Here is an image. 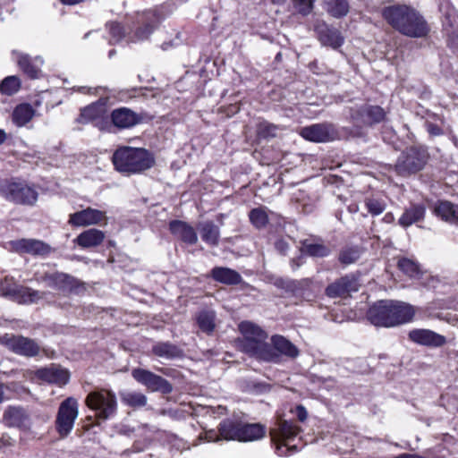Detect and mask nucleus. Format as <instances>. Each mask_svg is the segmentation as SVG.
<instances>
[{
  "label": "nucleus",
  "mask_w": 458,
  "mask_h": 458,
  "mask_svg": "<svg viewBox=\"0 0 458 458\" xmlns=\"http://www.w3.org/2000/svg\"><path fill=\"white\" fill-rule=\"evenodd\" d=\"M114 168L124 175L143 173L155 165L154 156L142 148L120 147L112 157Z\"/></svg>",
  "instance_id": "1"
},
{
  "label": "nucleus",
  "mask_w": 458,
  "mask_h": 458,
  "mask_svg": "<svg viewBox=\"0 0 458 458\" xmlns=\"http://www.w3.org/2000/svg\"><path fill=\"white\" fill-rule=\"evenodd\" d=\"M367 318L376 327L397 326L401 322V305L396 301H378L368 310Z\"/></svg>",
  "instance_id": "2"
},
{
  "label": "nucleus",
  "mask_w": 458,
  "mask_h": 458,
  "mask_svg": "<svg viewBox=\"0 0 458 458\" xmlns=\"http://www.w3.org/2000/svg\"><path fill=\"white\" fill-rule=\"evenodd\" d=\"M0 196L14 204L34 206L38 201V193L34 186L25 182L4 180L0 182Z\"/></svg>",
  "instance_id": "3"
},
{
  "label": "nucleus",
  "mask_w": 458,
  "mask_h": 458,
  "mask_svg": "<svg viewBox=\"0 0 458 458\" xmlns=\"http://www.w3.org/2000/svg\"><path fill=\"white\" fill-rule=\"evenodd\" d=\"M85 402L87 406L96 412V417L102 420L113 418L117 411L115 394L105 388L90 392Z\"/></svg>",
  "instance_id": "4"
},
{
  "label": "nucleus",
  "mask_w": 458,
  "mask_h": 458,
  "mask_svg": "<svg viewBox=\"0 0 458 458\" xmlns=\"http://www.w3.org/2000/svg\"><path fill=\"white\" fill-rule=\"evenodd\" d=\"M79 415V403L76 399L68 397L59 406L55 428L62 437H67L73 428Z\"/></svg>",
  "instance_id": "5"
},
{
  "label": "nucleus",
  "mask_w": 458,
  "mask_h": 458,
  "mask_svg": "<svg viewBox=\"0 0 458 458\" xmlns=\"http://www.w3.org/2000/svg\"><path fill=\"white\" fill-rule=\"evenodd\" d=\"M429 31L425 19L413 8L403 5V35L423 38Z\"/></svg>",
  "instance_id": "6"
},
{
  "label": "nucleus",
  "mask_w": 458,
  "mask_h": 458,
  "mask_svg": "<svg viewBox=\"0 0 458 458\" xmlns=\"http://www.w3.org/2000/svg\"><path fill=\"white\" fill-rule=\"evenodd\" d=\"M266 339H242L241 348L242 352L258 360L276 363L279 361V355L266 343Z\"/></svg>",
  "instance_id": "7"
},
{
  "label": "nucleus",
  "mask_w": 458,
  "mask_h": 458,
  "mask_svg": "<svg viewBox=\"0 0 458 458\" xmlns=\"http://www.w3.org/2000/svg\"><path fill=\"white\" fill-rule=\"evenodd\" d=\"M0 295L9 297L19 303H36L43 299L46 293L33 290L29 287L13 284L2 283L0 285Z\"/></svg>",
  "instance_id": "8"
},
{
  "label": "nucleus",
  "mask_w": 458,
  "mask_h": 458,
  "mask_svg": "<svg viewBox=\"0 0 458 458\" xmlns=\"http://www.w3.org/2000/svg\"><path fill=\"white\" fill-rule=\"evenodd\" d=\"M132 377L140 384L145 386L151 392H160L167 394L173 391V386L164 377L144 369H134Z\"/></svg>",
  "instance_id": "9"
},
{
  "label": "nucleus",
  "mask_w": 458,
  "mask_h": 458,
  "mask_svg": "<svg viewBox=\"0 0 458 458\" xmlns=\"http://www.w3.org/2000/svg\"><path fill=\"white\" fill-rule=\"evenodd\" d=\"M428 153L422 146H413L406 150L403 156V173L415 174L424 168Z\"/></svg>",
  "instance_id": "10"
},
{
  "label": "nucleus",
  "mask_w": 458,
  "mask_h": 458,
  "mask_svg": "<svg viewBox=\"0 0 458 458\" xmlns=\"http://www.w3.org/2000/svg\"><path fill=\"white\" fill-rule=\"evenodd\" d=\"M360 284L353 275H345L329 284L325 293L329 298H346L359 290Z\"/></svg>",
  "instance_id": "11"
},
{
  "label": "nucleus",
  "mask_w": 458,
  "mask_h": 458,
  "mask_svg": "<svg viewBox=\"0 0 458 458\" xmlns=\"http://www.w3.org/2000/svg\"><path fill=\"white\" fill-rule=\"evenodd\" d=\"M4 342L13 352L23 356H36L39 352V345L32 339L21 335H5Z\"/></svg>",
  "instance_id": "12"
},
{
  "label": "nucleus",
  "mask_w": 458,
  "mask_h": 458,
  "mask_svg": "<svg viewBox=\"0 0 458 458\" xmlns=\"http://www.w3.org/2000/svg\"><path fill=\"white\" fill-rule=\"evenodd\" d=\"M106 212L87 208L70 215L68 223L76 227H86L98 225L105 221L106 223Z\"/></svg>",
  "instance_id": "13"
},
{
  "label": "nucleus",
  "mask_w": 458,
  "mask_h": 458,
  "mask_svg": "<svg viewBox=\"0 0 458 458\" xmlns=\"http://www.w3.org/2000/svg\"><path fill=\"white\" fill-rule=\"evenodd\" d=\"M111 120L115 127L129 129L142 123L144 114L136 113L128 107H119L112 111Z\"/></svg>",
  "instance_id": "14"
},
{
  "label": "nucleus",
  "mask_w": 458,
  "mask_h": 458,
  "mask_svg": "<svg viewBox=\"0 0 458 458\" xmlns=\"http://www.w3.org/2000/svg\"><path fill=\"white\" fill-rule=\"evenodd\" d=\"M13 249L19 253H27L34 256H46L51 252V247L36 239H20L11 242Z\"/></svg>",
  "instance_id": "15"
},
{
  "label": "nucleus",
  "mask_w": 458,
  "mask_h": 458,
  "mask_svg": "<svg viewBox=\"0 0 458 458\" xmlns=\"http://www.w3.org/2000/svg\"><path fill=\"white\" fill-rule=\"evenodd\" d=\"M385 116L386 113L382 107L370 105H364L351 114L352 120L368 125L382 122Z\"/></svg>",
  "instance_id": "16"
},
{
  "label": "nucleus",
  "mask_w": 458,
  "mask_h": 458,
  "mask_svg": "<svg viewBox=\"0 0 458 458\" xmlns=\"http://www.w3.org/2000/svg\"><path fill=\"white\" fill-rule=\"evenodd\" d=\"M300 134L305 140L314 142H327L334 139L335 131L332 126L317 123L301 128Z\"/></svg>",
  "instance_id": "17"
},
{
  "label": "nucleus",
  "mask_w": 458,
  "mask_h": 458,
  "mask_svg": "<svg viewBox=\"0 0 458 458\" xmlns=\"http://www.w3.org/2000/svg\"><path fill=\"white\" fill-rule=\"evenodd\" d=\"M36 376L45 382L58 386L66 385L70 378L68 370L56 364L38 369Z\"/></svg>",
  "instance_id": "18"
},
{
  "label": "nucleus",
  "mask_w": 458,
  "mask_h": 458,
  "mask_svg": "<svg viewBox=\"0 0 458 458\" xmlns=\"http://www.w3.org/2000/svg\"><path fill=\"white\" fill-rule=\"evenodd\" d=\"M408 336L415 344L430 347H440L446 342L444 335L429 329H413L409 333Z\"/></svg>",
  "instance_id": "19"
},
{
  "label": "nucleus",
  "mask_w": 458,
  "mask_h": 458,
  "mask_svg": "<svg viewBox=\"0 0 458 458\" xmlns=\"http://www.w3.org/2000/svg\"><path fill=\"white\" fill-rule=\"evenodd\" d=\"M4 422L8 427L20 428L29 429L30 427V420L27 411L21 407L10 406L3 416Z\"/></svg>",
  "instance_id": "20"
},
{
  "label": "nucleus",
  "mask_w": 458,
  "mask_h": 458,
  "mask_svg": "<svg viewBox=\"0 0 458 458\" xmlns=\"http://www.w3.org/2000/svg\"><path fill=\"white\" fill-rule=\"evenodd\" d=\"M301 428L294 422L281 420L276 428L270 431L272 441L290 442L300 433Z\"/></svg>",
  "instance_id": "21"
},
{
  "label": "nucleus",
  "mask_w": 458,
  "mask_h": 458,
  "mask_svg": "<svg viewBox=\"0 0 458 458\" xmlns=\"http://www.w3.org/2000/svg\"><path fill=\"white\" fill-rule=\"evenodd\" d=\"M138 22L142 26L138 28L135 37L139 40L146 39L154 31L159 21L157 15L153 11H147L138 16Z\"/></svg>",
  "instance_id": "22"
},
{
  "label": "nucleus",
  "mask_w": 458,
  "mask_h": 458,
  "mask_svg": "<svg viewBox=\"0 0 458 458\" xmlns=\"http://www.w3.org/2000/svg\"><path fill=\"white\" fill-rule=\"evenodd\" d=\"M169 228L175 237L185 243L192 245L198 242V236L194 228L183 221L174 220L170 222Z\"/></svg>",
  "instance_id": "23"
},
{
  "label": "nucleus",
  "mask_w": 458,
  "mask_h": 458,
  "mask_svg": "<svg viewBox=\"0 0 458 458\" xmlns=\"http://www.w3.org/2000/svg\"><path fill=\"white\" fill-rule=\"evenodd\" d=\"M106 234L103 231L91 228L81 233L73 242L83 249L93 248L100 245L105 240Z\"/></svg>",
  "instance_id": "24"
},
{
  "label": "nucleus",
  "mask_w": 458,
  "mask_h": 458,
  "mask_svg": "<svg viewBox=\"0 0 458 458\" xmlns=\"http://www.w3.org/2000/svg\"><path fill=\"white\" fill-rule=\"evenodd\" d=\"M38 281L47 286L57 290L67 291L72 288L74 278L64 273L45 274Z\"/></svg>",
  "instance_id": "25"
},
{
  "label": "nucleus",
  "mask_w": 458,
  "mask_h": 458,
  "mask_svg": "<svg viewBox=\"0 0 458 458\" xmlns=\"http://www.w3.org/2000/svg\"><path fill=\"white\" fill-rule=\"evenodd\" d=\"M423 274L421 266L416 260L403 258V287L420 280Z\"/></svg>",
  "instance_id": "26"
},
{
  "label": "nucleus",
  "mask_w": 458,
  "mask_h": 458,
  "mask_svg": "<svg viewBox=\"0 0 458 458\" xmlns=\"http://www.w3.org/2000/svg\"><path fill=\"white\" fill-rule=\"evenodd\" d=\"M319 41L324 46L333 48L341 47L344 43V38L341 32L334 28H329L326 24L317 27Z\"/></svg>",
  "instance_id": "27"
},
{
  "label": "nucleus",
  "mask_w": 458,
  "mask_h": 458,
  "mask_svg": "<svg viewBox=\"0 0 458 458\" xmlns=\"http://www.w3.org/2000/svg\"><path fill=\"white\" fill-rule=\"evenodd\" d=\"M271 343L273 344V351L280 355H284L290 359H295L299 356L298 348L288 339L282 335H274L271 338Z\"/></svg>",
  "instance_id": "28"
},
{
  "label": "nucleus",
  "mask_w": 458,
  "mask_h": 458,
  "mask_svg": "<svg viewBox=\"0 0 458 458\" xmlns=\"http://www.w3.org/2000/svg\"><path fill=\"white\" fill-rule=\"evenodd\" d=\"M211 276L215 281L228 285L239 284L242 281V276L229 267H216L211 270Z\"/></svg>",
  "instance_id": "29"
},
{
  "label": "nucleus",
  "mask_w": 458,
  "mask_h": 458,
  "mask_svg": "<svg viewBox=\"0 0 458 458\" xmlns=\"http://www.w3.org/2000/svg\"><path fill=\"white\" fill-rule=\"evenodd\" d=\"M17 58L20 68L29 77L32 79L38 78L40 72V66L43 64V60L41 57L38 56L34 60H31L28 55L19 54Z\"/></svg>",
  "instance_id": "30"
},
{
  "label": "nucleus",
  "mask_w": 458,
  "mask_h": 458,
  "mask_svg": "<svg viewBox=\"0 0 458 458\" xmlns=\"http://www.w3.org/2000/svg\"><path fill=\"white\" fill-rule=\"evenodd\" d=\"M201 239L210 246H217L219 243L220 230L213 222L208 221L199 225Z\"/></svg>",
  "instance_id": "31"
},
{
  "label": "nucleus",
  "mask_w": 458,
  "mask_h": 458,
  "mask_svg": "<svg viewBox=\"0 0 458 458\" xmlns=\"http://www.w3.org/2000/svg\"><path fill=\"white\" fill-rule=\"evenodd\" d=\"M265 436V428L261 424L242 423L239 435L240 442H250L262 438Z\"/></svg>",
  "instance_id": "32"
},
{
  "label": "nucleus",
  "mask_w": 458,
  "mask_h": 458,
  "mask_svg": "<svg viewBox=\"0 0 458 458\" xmlns=\"http://www.w3.org/2000/svg\"><path fill=\"white\" fill-rule=\"evenodd\" d=\"M242 422L225 420L219 423L218 431L220 432L221 438L226 441H239V435L241 432Z\"/></svg>",
  "instance_id": "33"
},
{
  "label": "nucleus",
  "mask_w": 458,
  "mask_h": 458,
  "mask_svg": "<svg viewBox=\"0 0 458 458\" xmlns=\"http://www.w3.org/2000/svg\"><path fill=\"white\" fill-rule=\"evenodd\" d=\"M152 352L163 359L172 360L182 355V350L169 342H160L153 345Z\"/></svg>",
  "instance_id": "34"
},
{
  "label": "nucleus",
  "mask_w": 458,
  "mask_h": 458,
  "mask_svg": "<svg viewBox=\"0 0 458 458\" xmlns=\"http://www.w3.org/2000/svg\"><path fill=\"white\" fill-rule=\"evenodd\" d=\"M323 7L329 15L336 19L346 16L350 10L348 0H323Z\"/></svg>",
  "instance_id": "35"
},
{
  "label": "nucleus",
  "mask_w": 458,
  "mask_h": 458,
  "mask_svg": "<svg viewBox=\"0 0 458 458\" xmlns=\"http://www.w3.org/2000/svg\"><path fill=\"white\" fill-rule=\"evenodd\" d=\"M435 212L443 220L458 225V205L450 201H440L435 208Z\"/></svg>",
  "instance_id": "36"
},
{
  "label": "nucleus",
  "mask_w": 458,
  "mask_h": 458,
  "mask_svg": "<svg viewBox=\"0 0 458 458\" xmlns=\"http://www.w3.org/2000/svg\"><path fill=\"white\" fill-rule=\"evenodd\" d=\"M105 114L104 105L99 103H93L84 107L77 121L81 123L94 122L103 117Z\"/></svg>",
  "instance_id": "37"
},
{
  "label": "nucleus",
  "mask_w": 458,
  "mask_h": 458,
  "mask_svg": "<svg viewBox=\"0 0 458 458\" xmlns=\"http://www.w3.org/2000/svg\"><path fill=\"white\" fill-rule=\"evenodd\" d=\"M35 115V110L29 104L18 105L13 112V122L19 127L27 124Z\"/></svg>",
  "instance_id": "38"
},
{
  "label": "nucleus",
  "mask_w": 458,
  "mask_h": 458,
  "mask_svg": "<svg viewBox=\"0 0 458 458\" xmlns=\"http://www.w3.org/2000/svg\"><path fill=\"white\" fill-rule=\"evenodd\" d=\"M199 329L209 335L216 327V312L211 310H201L196 317Z\"/></svg>",
  "instance_id": "39"
},
{
  "label": "nucleus",
  "mask_w": 458,
  "mask_h": 458,
  "mask_svg": "<svg viewBox=\"0 0 458 458\" xmlns=\"http://www.w3.org/2000/svg\"><path fill=\"white\" fill-rule=\"evenodd\" d=\"M425 207L421 204H411L403 213V226H409L423 219Z\"/></svg>",
  "instance_id": "40"
},
{
  "label": "nucleus",
  "mask_w": 458,
  "mask_h": 458,
  "mask_svg": "<svg viewBox=\"0 0 458 458\" xmlns=\"http://www.w3.org/2000/svg\"><path fill=\"white\" fill-rule=\"evenodd\" d=\"M122 402L132 408H140L147 404V396L140 392L123 391L120 393Z\"/></svg>",
  "instance_id": "41"
},
{
  "label": "nucleus",
  "mask_w": 458,
  "mask_h": 458,
  "mask_svg": "<svg viewBox=\"0 0 458 458\" xmlns=\"http://www.w3.org/2000/svg\"><path fill=\"white\" fill-rule=\"evenodd\" d=\"M239 330L242 334V339L267 338V335L259 326L250 321H243L239 325Z\"/></svg>",
  "instance_id": "42"
},
{
  "label": "nucleus",
  "mask_w": 458,
  "mask_h": 458,
  "mask_svg": "<svg viewBox=\"0 0 458 458\" xmlns=\"http://www.w3.org/2000/svg\"><path fill=\"white\" fill-rule=\"evenodd\" d=\"M301 250L311 257L323 258L330 253V250L324 244L313 243L308 240L302 242Z\"/></svg>",
  "instance_id": "43"
},
{
  "label": "nucleus",
  "mask_w": 458,
  "mask_h": 458,
  "mask_svg": "<svg viewBox=\"0 0 458 458\" xmlns=\"http://www.w3.org/2000/svg\"><path fill=\"white\" fill-rule=\"evenodd\" d=\"M383 16L393 28L401 30V8L399 6L385 8L383 10Z\"/></svg>",
  "instance_id": "44"
},
{
  "label": "nucleus",
  "mask_w": 458,
  "mask_h": 458,
  "mask_svg": "<svg viewBox=\"0 0 458 458\" xmlns=\"http://www.w3.org/2000/svg\"><path fill=\"white\" fill-rule=\"evenodd\" d=\"M251 224L258 229L264 228L268 223V216L265 208H253L249 215Z\"/></svg>",
  "instance_id": "45"
},
{
  "label": "nucleus",
  "mask_w": 458,
  "mask_h": 458,
  "mask_svg": "<svg viewBox=\"0 0 458 458\" xmlns=\"http://www.w3.org/2000/svg\"><path fill=\"white\" fill-rule=\"evenodd\" d=\"M279 126L267 121L260 122L257 126V135L260 139L268 140L277 135Z\"/></svg>",
  "instance_id": "46"
},
{
  "label": "nucleus",
  "mask_w": 458,
  "mask_h": 458,
  "mask_svg": "<svg viewBox=\"0 0 458 458\" xmlns=\"http://www.w3.org/2000/svg\"><path fill=\"white\" fill-rule=\"evenodd\" d=\"M21 87V82L19 78L16 76H9L6 77L0 84V91L3 94L11 96L16 93Z\"/></svg>",
  "instance_id": "47"
},
{
  "label": "nucleus",
  "mask_w": 458,
  "mask_h": 458,
  "mask_svg": "<svg viewBox=\"0 0 458 458\" xmlns=\"http://www.w3.org/2000/svg\"><path fill=\"white\" fill-rule=\"evenodd\" d=\"M106 28L110 34V43L114 44L120 42L125 36V32L122 25L118 22H108Z\"/></svg>",
  "instance_id": "48"
},
{
  "label": "nucleus",
  "mask_w": 458,
  "mask_h": 458,
  "mask_svg": "<svg viewBox=\"0 0 458 458\" xmlns=\"http://www.w3.org/2000/svg\"><path fill=\"white\" fill-rule=\"evenodd\" d=\"M360 252L358 248L351 247L343 250L339 255V260L341 263L349 265L360 259Z\"/></svg>",
  "instance_id": "49"
},
{
  "label": "nucleus",
  "mask_w": 458,
  "mask_h": 458,
  "mask_svg": "<svg viewBox=\"0 0 458 458\" xmlns=\"http://www.w3.org/2000/svg\"><path fill=\"white\" fill-rule=\"evenodd\" d=\"M314 0H293L294 8L302 15H308L313 9Z\"/></svg>",
  "instance_id": "50"
},
{
  "label": "nucleus",
  "mask_w": 458,
  "mask_h": 458,
  "mask_svg": "<svg viewBox=\"0 0 458 458\" xmlns=\"http://www.w3.org/2000/svg\"><path fill=\"white\" fill-rule=\"evenodd\" d=\"M276 445V453L278 456H287L291 452H296V445H290L288 442L272 441Z\"/></svg>",
  "instance_id": "51"
},
{
  "label": "nucleus",
  "mask_w": 458,
  "mask_h": 458,
  "mask_svg": "<svg viewBox=\"0 0 458 458\" xmlns=\"http://www.w3.org/2000/svg\"><path fill=\"white\" fill-rule=\"evenodd\" d=\"M220 440H223L220 436V432L218 433L214 429L206 430L203 434H200L196 440V443H194L195 445H199L202 441L205 442H218Z\"/></svg>",
  "instance_id": "52"
},
{
  "label": "nucleus",
  "mask_w": 458,
  "mask_h": 458,
  "mask_svg": "<svg viewBox=\"0 0 458 458\" xmlns=\"http://www.w3.org/2000/svg\"><path fill=\"white\" fill-rule=\"evenodd\" d=\"M365 205L372 216H378L385 210V205L375 199H368Z\"/></svg>",
  "instance_id": "53"
},
{
  "label": "nucleus",
  "mask_w": 458,
  "mask_h": 458,
  "mask_svg": "<svg viewBox=\"0 0 458 458\" xmlns=\"http://www.w3.org/2000/svg\"><path fill=\"white\" fill-rule=\"evenodd\" d=\"M415 315V308L403 302V324L411 322Z\"/></svg>",
  "instance_id": "54"
},
{
  "label": "nucleus",
  "mask_w": 458,
  "mask_h": 458,
  "mask_svg": "<svg viewBox=\"0 0 458 458\" xmlns=\"http://www.w3.org/2000/svg\"><path fill=\"white\" fill-rule=\"evenodd\" d=\"M445 31L447 34V44L451 48L458 49V31L457 30H449L445 27Z\"/></svg>",
  "instance_id": "55"
},
{
  "label": "nucleus",
  "mask_w": 458,
  "mask_h": 458,
  "mask_svg": "<svg viewBox=\"0 0 458 458\" xmlns=\"http://www.w3.org/2000/svg\"><path fill=\"white\" fill-rule=\"evenodd\" d=\"M427 131L432 136H439L443 133L440 127H438L437 124L428 123H427Z\"/></svg>",
  "instance_id": "56"
},
{
  "label": "nucleus",
  "mask_w": 458,
  "mask_h": 458,
  "mask_svg": "<svg viewBox=\"0 0 458 458\" xmlns=\"http://www.w3.org/2000/svg\"><path fill=\"white\" fill-rule=\"evenodd\" d=\"M296 415L300 421H304L308 417V412L302 405H298L296 408Z\"/></svg>",
  "instance_id": "57"
},
{
  "label": "nucleus",
  "mask_w": 458,
  "mask_h": 458,
  "mask_svg": "<svg viewBox=\"0 0 458 458\" xmlns=\"http://www.w3.org/2000/svg\"><path fill=\"white\" fill-rule=\"evenodd\" d=\"M9 387L0 381V403L8 398Z\"/></svg>",
  "instance_id": "58"
},
{
  "label": "nucleus",
  "mask_w": 458,
  "mask_h": 458,
  "mask_svg": "<svg viewBox=\"0 0 458 458\" xmlns=\"http://www.w3.org/2000/svg\"><path fill=\"white\" fill-rule=\"evenodd\" d=\"M1 442L4 445H12L13 439L8 436H3L1 438Z\"/></svg>",
  "instance_id": "59"
},
{
  "label": "nucleus",
  "mask_w": 458,
  "mask_h": 458,
  "mask_svg": "<svg viewBox=\"0 0 458 458\" xmlns=\"http://www.w3.org/2000/svg\"><path fill=\"white\" fill-rule=\"evenodd\" d=\"M275 285L277 287L284 288L285 286V281L283 278H277L275 281Z\"/></svg>",
  "instance_id": "60"
},
{
  "label": "nucleus",
  "mask_w": 458,
  "mask_h": 458,
  "mask_svg": "<svg viewBox=\"0 0 458 458\" xmlns=\"http://www.w3.org/2000/svg\"><path fill=\"white\" fill-rule=\"evenodd\" d=\"M6 138H7V136H6L5 131L4 130L0 129V145L5 141Z\"/></svg>",
  "instance_id": "61"
},
{
  "label": "nucleus",
  "mask_w": 458,
  "mask_h": 458,
  "mask_svg": "<svg viewBox=\"0 0 458 458\" xmlns=\"http://www.w3.org/2000/svg\"><path fill=\"white\" fill-rule=\"evenodd\" d=\"M286 247H287L286 243H284L282 241L276 242V248L281 250H284Z\"/></svg>",
  "instance_id": "62"
},
{
  "label": "nucleus",
  "mask_w": 458,
  "mask_h": 458,
  "mask_svg": "<svg viewBox=\"0 0 458 458\" xmlns=\"http://www.w3.org/2000/svg\"><path fill=\"white\" fill-rule=\"evenodd\" d=\"M301 261H296L295 259L292 260V267L293 269H297L301 266Z\"/></svg>",
  "instance_id": "63"
},
{
  "label": "nucleus",
  "mask_w": 458,
  "mask_h": 458,
  "mask_svg": "<svg viewBox=\"0 0 458 458\" xmlns=\"http://www.w3.org/2000/svg\"><path fill=\"white\" fill-rule=\"evenodd\" d=\"M273 3H276V4H283L285 2V0H272Z\"/></svg>",
  "instance_id": "64"
}]
</instances>
